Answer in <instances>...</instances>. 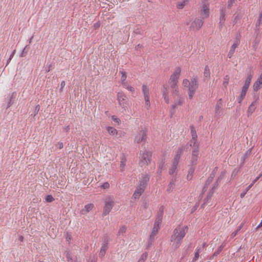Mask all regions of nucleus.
<instances>
[{"mask_svg": "<svg viewBox=\"0 0 262 262\" xmlns=\"http://www.w3.org/2000/svg\"><path fill=\"white\" fill-rule=\"evenodd\" d=\"M152 152L147 150L140 151L139 156V165L141 167H145L150 164Z\"/></svg>", "mask_w": 262, "mask_h": 262, "instance_id": "f257e3e1", "label": "nucleus"}, {"mask_svg": "<svg viewBox=\"0 0 262 262\" xmlns=\"http://www.w3.org/2000/svg\"><path fill=\"white\" fill-rule=\"evenodd\" d=\"M188 227L187 226L181 227H177L173 231V233L171 236L170 241L173 242L176 239L181 240L185 236L187 232Z\"/></svg>", "mask_w": 262, "mask_h": 262, "instance_id": "f03ea898", "label": "nucleus"}, {"mask_svg": "<svg viewBox=\"0 0 262 262\" xmlns=\"http://www.w3.org/2000/svg\"><path fill=\"white\" fill-rule=\"evenodd\" d=\"M198 88V83L197 78L195 77H193L191 79L190 84L189 85L188 90V96L190 99L192 98Z\"/></svg>", "mask_w": 262, "mask_h": 262, "instance_id": "7ed1b4c3", "label": "nucleus"}, {"mask_svg": "<svg viewBox=\"0 0 262 262\" xmlns=\"http://www.w3.org/2000/svg\"><path fill=\"white\" fill-rule=\"evenodd\" d=\"M117 99L120 105L125 111L128 105V99L126 95L122 92H119L117 94Z\"/></svg>", "mask_w": 262, "mask_h": 262, "instance_id": "20e7f679", "label": "nucleus"}, {"mask_svg": "<svg viewBox=\"0 0 262 262\" xmlns=\"http://www.w3.org/2000/svg\"><path fill=\"white\" fill-rule=\"evenodd\" d=\"M147 138V130L145 129L140 130L135 138V142L137 143L145 142Z\"/></svg>", "mask_w": 262, "mask_h": 262, "instance_id": "39448f33", "label": "nucleus"}, {"mask_svg": "<svg viewBox=\"0 0 262 262\" xmlns=\"http://www.w3.org/2000/svg\"><path fill=\"white\" fill-rule=\"evenodd\" d=\"M114 201L110 198L106 200L103 211V216L106 215L110 213L114 206Z\"/></svg>", "mask_w": 262, "mask_h": 262, "instance_id": "423d86ee", "label": "nucleus"}, {"mask_svg": "<svg viewBox=\"0 0 262 262\" xmlns=\"http://www.w3.org/2000/svg\"><path fill=\"white\" fill-rule=\"evenodd\" d=\"M164 214V206H161L157 213L154 225L159 226L161 224Z\"/></svg>", "mask_w": 262, "mask_h": 262, "instance_id": "0eeeda50", "label": "nucleus"}, {"mask_svg": "<svg viewBox=\"0 0 262 262\" xmlns=\"http://www.w3.org/2000/svg\"><path fill=\"white\" fill-rule=\"evenodd\" d=\"M191 133L192 136V139L190 141L189 145L188 144L186 145V148L187 149H188L189 146L191 147L192 144L194 145L196 144L197 141L198 136L196 131L193 127H191Z\"/></svg>", "mask_w": 262, "mask_h": 262, "instance_id": "6e6552de", "label": "nucleus"}, {"mask_svg": "<svg viewBox=\"0 0 262 262\" xmlns=\"http://www.w3.org/2000/svg\"><path fill=\"white\" fill-rule=\"evenodd\" d=\"M150 176L148 174H142V179L140 181L139 186L142 187V188H145L147 183L149 181Z\"/></svg>", "mask_w": 262, "mask_h": 262, "instance_id": "1a4fd4ad", "label": "nucleus"}, {"mask_svg": "<svg viewBox=\"0 0 262 262\" xmlns=\"http://www.w3.org/2000/svg\"><path fill=\"white\" fill-rule=\"evenodd\" d=\"M159 226L154 225V226L152 229V231L150 235L149 239H148V247H149L150 245H151L152 242L154 240V237L158 233V231L159 230Z\"/></svg>", "mask_w": 262, "mask_h": 262, "instance_id": "9d476101", "label": "nucleus"}, {"mask_svg": "<svg viewBox=\"0 0 262 262\" xmlns=\"http://www.w3.org/2000/svg\"><path fill=\"white\" fill-rule=\"evenodd\" d=\"M226 14H225V10L224 9H222L220 10V22H219V28H222L223 26L224 25V22L226 19Z\"/></svg>", "mask_w": 262, "mask_h": 262, "instance_id": "9b49d317", "label": "nucleus"}, {"mask_svg": "<svg viewBox=\"0 0 262 262\" xmlns=\"http://www.w3.org/2000/svg\"><path fill=\"white\" fill-rule=\"evenodd\" d=\"M203 24V19L195 18L191 24V27L196 28L198 30L200 29Z\"/></svg>", "mask_w": 262, "mask_h": 262, "instance_id": "f8f14e48", "label": "nucleus"}, {"mask_svg": "<svg viewBox=\"0 0 262 262\" xmlns=\"http://www.w3.org/2000/svg\"><path fill=\"white\" fill-rule=\"evenodd\" d=\"M145 188H142V187H140L139 185L137 187L136 189L135 190L134 194H133V197L134 199H139L140 196L143 193L144 191Z\"/></svg>", "mask_w": 262, "mask_h": 262, "instance_id": "ddd939ff", "label": "nucleus"}, {"mask_svg": "<svg viewBox=\"0 0 262 262\" xmlns=\"http://www.w3.org/2000/svg\"><path fill=\"white\" fill-rule=\"evenodd\" d=\"M225 171H222L221 173L220 176L217 178L215 182L214 183L212 190H214L218 187L222 180L225 177Z\"/></svg>", "mask_w": 262, "mask_h": 262, "instance_id": "4468645a", "label": "nucleus"}, {"mask_svg": "<svg viewBox=\"0 0 262 262\" xmlns=\"http://www.w3.org/2000/svg\"><path fill=\"white\" fill-rule=\"evenodd\" d=\"M223 106L222 104V99L221 98L217 101L215 105V113L216 115H221L222 112L221 111V109Z\"/></svg>", "mask_w": 262, "mask_h": 262, "instance_id": "2eb2a0df", "label": "nucleus"}, {"mask_svg": "<svg viewBox=\"0 0 262 262\" xmlns=\"http://www.w3.org/2000/svg\"><path fill=\"white\" fill-rule=\"evenodd\" d=\"M209 8L206 5H203V10L201 11V15L202 19H205L209 16Z\"/></svg>", "mask_w": 262, "mask_h": 262, "instance_id": "dca6fc26", "label": "nucleus"}, {"mask_svg": "<svg viewBox=\"0 0 262 262\" xmlns=\"http://www.w3.org/2000/svg\"><path fill=\"white\" fill-rule=\"evenodd\" d=\"M94 207V205L92 204H89L85 205L84 208L80 211V213L83 215L86 214Z\"/></svg>", "mask_w": 262, "mask_h": 262, "instance_id": "f3484780", "label": "nucleus"}, {"mask_svg": "<svg viewBox=\"0 0 262 262\" xmlns=\"http://www.w3.org/2000/svg\"><path fill=\"white\" fill-rule=\"evenodd\" d=\"M210 76V69L208 66H206L204 72V81L207 80Z\"/></svg>", "mask_w": 262, "mask_h": 262, "instance_id": "a211bd4d", "label": "nucleus"}, {"mask_svg": "<svg viewBox=\"0 0 262 262\" xmlns=\"http://www.w3.org/2000/svg\"><path fill=\"white\" fill-rule=\"evenodd\" d=\"M214 192V190H211L208 193L207 196L206 198L204 200V203L201 205V208H204L205 206L206 205L207 201L211 198L212 196L213 193Z\"/></svg>", "mask_w": 262, "mask_h": 262, "instance_id": "6ab92c4d", "label": "nucleus"}, {"mask_svg": "<svg viewBox=\"0 0 262 262\" xmlns=\"http://www.w3.org/2000/svg\"><path fill=\"white\" fill-rule=\"evenodd\" d=\"M237 47V43H234L231 48H230V50L228 54V57L229 58H231L233 55V54H234V52H235V49H236V48Z\"/></svg>", "mask_w": 262, "mask_h": 262, "instance_id": "aec40b11", "label": "nucleus"}, {"mask_svg": "<svg viewBox=\"0 0 262 262\" xmlns=\"http://www.w3.org/2000/svg\"><path fill=\"white\" fill-rule=\"evenodd\" d=\"M262 85V81L261 80H259V79L258 78L257 81L254 83L253 85V90L254 91H257L258 90H259L261 86Z\"/></svg>", "mask_w": 262, "mask_h": 262, "instance_id": "412c9836", "label": "nucleus"}, {"mask_svg": "<svg viewBox=\"0 0 262 262\" xmlns=\"http://www.w3.org/2000/svg\"><path fill=\"white\" fill-rule=\"evenodd\" d=\"M107 249V243L104 244L101 248L100 253H99V257H103L105 255Z\"/></svg>", "mask_w": 262, "mask_h": 262, "instance_id": "4be33fe9", "label": "nucleus"}, {"mask_svg": "<svg viewBox=\"0 0 262 262\" xmlns=\"http://www.w3.org/2000/svg\"><path fill=\"white\" fill-rule=\"evenodd\" d=\"M252 77L253 75L251 74V72L248 73L247 77L245 81L244 85L249 86Z\"/></svg>", "mask_w": 262, "mask_h": 262, "instance_id": "5701e85b", "label": "nucleus"}, {"mask_svg": "<svg viewBox=\"0 0 262 262\" xmlns=\"http://www.w3.org/2000/svg\"><path fill=\"white\" fill-rule=\"evenodd\" d=\"M252 148L249 149L246 151L244 155L241 158L242 164L244 163L245 160L250 156L251 153Z\"/></svg>", "mask_w": 262, "mask_h": 262, "instance_id": "b1692460", "label": "nucleus"}, {"mask_svg": "<svg viewBox=\"0 0 262 262\" xmlns=\"http://www.w3.org/2000/svg\"><path fill=\"white\" fill-rule=\"evenodd\" d=\"M188 0H183L182 2H179L178 3L177 5V7L178 9H182L187 3Z\"/></svg>", "mask_w": 262, "mask_h": 262, "instance_id": "393cba45", "label": "nucleus"}, {"mask_svg": "<svg viewBox=\"0 0 262 262\" xmlns=\"http://www.w3.org/2000/svg\"><path fill=\"white\" fill-rule=\"evenodd\" d=\"M175 181L176 180L173 179H172L170 181L167 189L168 192H170L172 191V188L175 186Z\"/></svg>", "mask_w": 262, "mask_h": 262, "instance_id": "a878e982", "label": "nucleus"}, {"mask_svg": "<svg viewBox=\"0 0 262 262\" xmlns=\"http://www.w3.org/2000/svg\"><path fill=\"white\" fill-rule=\"evenodd\" d=\"M198 156L197 155L192 154L191 159L190 161V165L196 166L197 164Z\"/></svg>", "mask_w": 262, "mask_h": 262, "instance_id": "bb28decb", "label": "nucleus"}, {"mask_svg": "<svg viewBox=\"0 0 262 262\" xmlns=\"http://www.w3.org/2000/svg\"><path fill=\"white\" fill-rule=\"evenodd\" d=\"M142 91L144 94V98L149 96V90L146 85H142Z\"/></svg>", "mask_w": 262, "mask_h": 262, "instance_id": "cd10ccee", "label": "nucleus"}, {"mask_svg": "<svg viewBox=\"0 0 262 262\" xmlns=\"http://www.w3.org/2000/svg\"><path fill=\"white\" fill-rule=\"evenodd\" d=\"M108 133L111 135L117 134V130L116 128L113 127H108L107 128Z\"/></svg>", "mask_w": 262, "mask_h": 262, "instance_id": "c85d7f7f", "label": "nucleus"}, {"mask_svg": "<svg viewBox=\"0 0 262 262\" xmlns=\"http://www.w3.org/2000/svg\"><path fill=\"white\" fill-rule=\"evenodd\" d=\"M192 146H193V150L192 151V154H194V155H197L198 156V152H199V145L198 143H196V144L193 145V144L192 145Z\"/></svg>", "mask_w": 262, "mask_h": 262, "instance_id": "c756f323", "label": "nucleus"}, {"mask_svg": "<svg viewBox=\"0 0 262 262\" xmlns=\"http://www.w3.org/2000/svg\"><path fill=\"white\" fill-rule=\"evenodd\" d=\"M126 230V227L125 226H122L120 227L119 229L118 233L117 234V236H120V235L123 234L124 233H125Z\"/></svg>", "mask_w": 262, "mask_h": 262, "instance_id": "7c9ffc66", "label": "nucleus"}, {"mask_svg": "<svg viewBox=\"0 0 262 262\" xmlns=\"http://www.w3.org/2000/svg\"><path fill=\"white\" fill-rule=\"evenodd\" d=\"M243 227V224H241L237 228V229L234 231L231 234V238H233L235 237L237 233L241 230V229Z\"/></svg>", "mask_w": 262, "mask_h": 262, "instance_id": "2f4dec72", "label": "nucleus"}, {"mask_svg": "<svg viewBox=\"0 0 262 262\" xmlns=\"http://www.w3.org/2000/svg\"><path fill=\"white\" fill-rule=\"evenodd\" d=\"M255 110V105H254V103L252 102L251 104L249 106L248 110V113L249 115L252 114L253 112Z\"/></svg>", "mask_w": 262, "mask_h": 262, "instance_id": "473e14b6", "label": "nucleus"}, {"mask_svg": "<svg viewBox=\"0 0 262 262\" xmlns=\"http://www.w3.org/2000/svg\"><path fill=\"white\" fill-rule=\"evenodd\" d=\"M201 251H201V248H197L196 251L195 252V254H194V256L192 259L193 262H194L195 260H196L198 259V258L199 257V253Z\"/></svg>", "mask_w": 262, "mask_h": 262, "instance_id": "72a5a7b5", "label": "nucleus"}, {"mask_svg": "<svg viewBox=\"0 0 262 262\" xmlns=\"http://www.w3.org/2000/svg\"><path fill=\"white\" fill-rule=\"evenodd\" d=\"M181 73V68L180 67H177L176 68L174 72L172 74V75L174 76L175 77H177L179 78L180 75Z\"/></svg>", "mask_w": 262, "mask_h": 262, "instance_id": "f704fd0d", "label": "nucleus"}, {"mask_svg": "<svg viewBox=\"0 0 262 262\" xmlns=\"http://www.w3.org/2000/svg\"><path fill=\"white\" fill-rule=\"evenodd\" d=\"M184 102V99L181 98L180 96L177 97V99L174 103L177 104V105H182Z\"/></svg>", "mask_w": 262, "mask_h": 262, "instance_id": "c9c22d12", "label": "nucleus"}, {"mask_svg": "<svg viewBox=\"0 0 262 262\" xmlns=\"http://www.w3.org/2000/svg\"><path fill=\"white\" fill-rule=\"evenodd\" d=\"M189 169H188V173H189V176H190L191 174H193L194 170H195V165H189Z\"/></svg>", "mask_w": 262, "mask_h": 262, "instance_id": "e433bc0d", "label": "nucleus"}, {"mask_svg": "<svg viewBox=\"0 0 262 262\" xmlns=\"http://www.w3.org/2000/svg\"><path fill=\"white\" fill-rule=\"evenodd\" d=\"M246 95V93H245L244 92H241L239 96L237 98V100H238V103H239V104L241 103L242 101H243V100L245 98Z\"/></svg>", "mask_w": 262, "mask_h": 262, "instance_id": "4c0bfd02", "label": "nucleus"}, {"mask_svg": "<svg viewBox=\"0 0 262 262\" xmlns=\"http://www.w3.org/2000/svg\"><path fill=\"white\" fill-rule=\"evenodd\" d=\"M172 95L174 98L179 96L178 88L171 90Z\"/></svg>", "mask_w": 262, "mask_h": 262, "instance_id": "58836bf2", "label": "nucleus"}, {"mask_svg": "<svg viewBox=\"0 0 262 262\" xmlns=\"http://www.w3.org/2000/svg\"><path fill=\"white\" fill-rule=\"evenodd\" d=\"M14 98H15L14 93H13L11 97L10 98L9 102H8V105H7V108H9L12 105V104L13 103V100Z\"/></svg>", "mask_w": 262, "mask_h": 262, "instance_id": "ea45409f", "label": "nucleus"}, {"mask_svg": "<svg viewBox=\"0 0 262 262\" xmlns=\"http://www.w3.org/2000/svg\"><path fill=\"white\" fill-rule=\"evenodd\" d=\"M28 51V46H26L23 49L20 55V57H25L27 55Z\"/></svg>", "mask_w": 262, "mask_h": 262, "instance_id": "a19ab883", "label": "nucleus"}, {"mask_svg": "<svg viewBox=\"0 0 262 262\" xmlns=\"http://www.w3.org/2000/svg\"><path fill=\"white\" fill-rule=\"evenodd\" d=\"M174 242L173 245L174 246V249H177V248H178L180 247L181 243V241L176 239V241H175Z\"/></svg>", "mask_w": 262, "mask_h": 262, "instance_id": "79ce46f5", "label": "nucleus"}, {"mask_svg": "<svg viewBox=\"0 0 262 262\" xmlns=\"http://www.w3.org/2000/svg\"><path fill=\"white\" fill-rule=\"evenodd\" d=\"M179 78L177 77H175L174 76L171 75L170 77V79L169 80V83H171V82H178V79Z\"/></svg>", "mask_w": 262, "mask_h": 262, "instance_id": "37998d69", "label": "nucleus"}, {"mask_svg": "<svg viewBox=\"0 0 262 262\" xmlns=\"http://www.w3.org/2000/svg\"><path fill=\"white\" fill-rule=\"evenodd\" d=\"M66 256L67 258V260L68 262H73V258L71 255V254L69 252L67 251L66 252Z\"/></svg>", "mask_w": 262, "mask_h": 262, "instance_id": "c03bdc74", "label": "nucleus"}, {"mask_svg": "<svg viewBox=\"0 0 262 262\" xmlns=\"http://www.w3.org/2000/svg\"><path fill=\"white\" fill-rule=\"evenodd\" d=\"M120 73H121L122 74L121 78V81L122 82L125 81V80H126V77H127L126 73L125 72L120 71Z\"/></svg>", "mask_w": 262, "mask_h": 262, "instance_id": "a18cd8bd", "label": "nucleus"}, {"mask_svg": "<svg viewBox=\"0 0 262 262\" xmlns=\"http://www.w3.org/2000/svg\"><path fill=\"white\" fill-rule=\"evenodd\" d=\"M145 101V105L147 107V109H148L150 107V101H149V97H146L144 98Z\"/></svg>", "mask_w": 262, "mask_h": 262, "instance_id": "49530a36", "label": "nucleus"}, {"mask_svg": "<svg viewBox=\"0 0 262 262\" xmlns=\"http://www.w3.org/2000/svg\"><path fill=\"white\" fill-rule=\"evenodd\" d=\"M144 31L141 29L137 28L134 31V33L135 34H142Z\"/></svg>", "mask_w": 262, "mask_h": 262, "instance_id": "de8ad7c7", "label": "nucleus"}, {"mask_svg": "<svg viewBox=\"0 0 262 262\" xmlns=\"http://www.w3.org/2000/svg\"><path fill=\"white\" fill-rule=\"evenodd\" d=\"M177 167L176 166L172 165L171 168L169 170V174L170 175L173 174L174 172L176 171Z\"/></svg>", "mask_w": 262, "mask_h": 262, "instance_id": "09e8293b", "label": "nucleus"}, {"mask_svg": "<svg viewBox=\"0 0 262 262\" xmlns=\"http://www.w3.org/2000/svg\"><path fill=\"white\" fill-rule=\"evenodd\" d=\"M54 200V199L51 195H48L46 197V201L47 202H52Z\"/></svg>", "mask_w": 262, "mask_h": 262, "instance_id": "8fccbe9b", "label": "nucleus"}, {"mask_svg": "<svg viewBox=\"0 0 262 262\" xmlns=\"http://www.w3.org/2000/svg\"><path fill=\"white\" fill-rule=\"evenodd\" d=\"M221 251H222L219 250V248H218L217 250H216L213 255L210 257V259H212L214 256H217Z\"/></svg>", "mask_w": 262, "mask_h": 262, "instance_id": "3c124183", "label": "nucleus"}, {"mask_svg": "<svg viewBox=\"0 0 262 262\" xmlns=\"http://www.w3.org/2000/svg\"><path fill=\"white\" fill-rule=\"evenodd\" d=\"M147 257V253L146 252H145L142 254V255L139 259L141 260L142 261L144 262L145 261V260L146 259Z\"/></svg>", "mask_w": 262, "mask_h": 262, "instance_id": "603ef678", "label": "nucleus"}, {"mask_svg": "<svg viewBox=\"0 0 262 262\" xmlns=\"http://www.w3.org/2000/svg\"><path fill=\"white\" fill-rule=\"evenodd\" d=\"M164 164H165V159H162V161L159 165V168L160 169V172H162V170L164 166Z\"/></svg>", "mask_w": 262, "mask_h": 262, "instance_id": "864d4df0", "label": "nucleus"}, {"mask_svg": "<svg viewBox=\"0 0 262 262\" xmlns=\"http://www.w3.org/2000/svg\"><path fill=\"white\" fill-rule=\"evenodd\" d=\"M184 149V147L182 146L179 147L176 152V154L181 156Z\"/></svg>", "mask_w": 262, "mask_h": 262, "instance_id": "5fc2aeb1", "label": "nucleus"}, {"mask_svg": "<svg viewBox=\"0 0 262 262\" xmlns=\"http://www.w3.org/2000/svg\"><path fill=\"white\" fill-rule=\"evenodd\" d=\"M190 84V81H189L188 79H184L183 81V85L185 87H189V85Z\"/></svg>", "mask_w": 262, "mask_h": 262, "instance_id": "6e6d98bb", "label": "nucleus"}, {"mask_svg": "<svg viewBox=\"0 0 262 262\" xmlns=\"http://www.w3.org/2000/svg\"><path fill=\"white\" fill-rule=\"evenodd\" d=\"M218 168L217 167H215L214 169L212 170V172L210 174L209 177H212V178L213 179L216 173V172L217 171Z\"/></svg>", "mask_w": 262, "mask_h": 262, "instance_id": "4d7b16f0", "label": "nucleus"}, {"mask_svg": "<svg viewBox=\"0 0 262 262\" xmlns=\"http://www.w3.org/2000/svg\"><path fill=\"white\" fill-rule=\"evenodd\" d=\"M213 179L212 178V177H209L204 185H205L206 186H208V185L212 182Z\"/></svg>", "mask_w": 262, "mask_h": 262, "instance_id": "13d9d810", "label": "nucleus"}, {"mask_svg": "<svg viewBox=\"0 0 262 262\" xmlns=\"http://www.w3.org/2000/svg\"><path fill=\"white\" fill-rule=\"evenodd\" d=\"M169 84L170 85V88H171V90L178 88L177 82H176L169 83Z\"/></svg>", "mask_w": 262, "mask_h": 262, "instance_id": "bf43d9fd", "label": "nucleus"}, {"mask_svg": "<svg viewBox=\"0 0 262 262\" xmlns=\"http://www.w3.org/2000/svg\"><path fill=\"white\" fill-rule=\"evenodd\" d=\"M168 95V91L165 86H163V96Z\"/></svg>", "mask_w": 262, "mask_h": 262, "instance_id": "052dcab7", "label": "nucleus"}, {"mask_svg": "<svg viewBox=\"0 0 262 262\" xmlns=\"http://www.w3.org/2000/svg\"><path fill=\"white\" fill-rule=\"evenodd\" d=\"M39 109H40V106L39 104L37 105L35 107V109H34V116H35L36 114H37L38 112H39Z\"/></svg>", "mask_w": 262, "mask_h": 262, "instance_id": "680f3d73", "label": "nucleus"}, {"mask_svg": "<svg viewBox=\"0 0 262 262\" xmlns=\"http://www.w3.org/2000/svg\"><path fill=\"white\" fill-rule=\"evenodd\" d=\"M15 52H16V50H14L12 52V54L10 56L9 58L7 60V64L9 63V62H10V61L11 60L12 58L13 57V56H14V54L15 53Z\"/></svg>", "mask_w": 262, "mask_h": 262, "instance_id": "e2e57ef3", "label": "nucleus"}, {"mask_svg": "<svg viewBox=\"0 0 262 262\" xmlns=\"http://www.w3.org/2000/svg\"><path fill=\"white\" fill-rule=\"evenodd\" d=\"M66 85V82L64 81H62L60 83V89H59L60 92H62L63 91V88Z\"/></svg>", "mask_w": 262, "mask_h": 262, "instance_id": "0e129e2a", "label": "nucleus"}, {"mask_svg": "<svg viewBox=\"0 0 262 262\" xmlns=\"http://www.w3.org/2000/svg\"><path fill=\"white\" fill-rule=\"evenodd\" d=\"M261 21H259V20H257V22H256V25H255V29L257 30H259V29H260V24H261Z\"/></svg>", "mask_w": 262, "mask_h": 262, "instance_id": "69168bd1", "label": "nucleus"}, {"mask_svg": "<svg viewBox=\"0 0 262 262\" xmlns=\"http://www.w3.org/2000/svg\"><path fill=\"white\" fill-rule=\"evenodd\" d=\"M228 76H226V77L224 78L225 79V81H224L223 82V85L225 86H226L228 84Z\"/></svg>", "mask_w": 262, "mask_h": 262, "instance_id": "338daca9", "label": "nucleus"}, {"mask_svg": "<svg viewBox=\"0 0 262 262\" xmlns=\"http://www.w3.org/2000/svg\"><path fill=\"white\" fill-rule=\"evenodd\" d=\"M248 88H249L248 86L244 85V86L242 88V92L246 93L247 91H248Z\"/></svg>", "mask_w": 262, "mask_h": 262, "instance_id": "774afa93", "label": "nucleus"}]
</instances>
